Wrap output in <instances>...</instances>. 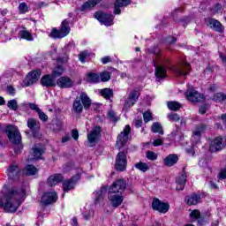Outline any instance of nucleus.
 <instances>
[{
    "instance_id": "obj_5",
    "label": "nucleus",
    "mask_w": 226,
    "mask_h": 226,
    "mask_svg": "<svg viewBox=\"0 0 226 226\" xmlns=\"http://www.w3.org/2000/svg\"><path fill=\"white\" fill-rule=\"evenodd\" d=\"M89 107H91V98L86 92H82L79 98L77 97L72 104V109L76 114H80L84 109L87 110Z\"/></svg>"
},
{
    "instance_id": "obj_6",
    "label": "nucleus",
    "mask_w": 226,
    "mask_h": 226,
    "mask_svg": "<svg viewBox=\"0 0 226 226\" xmlns=\"http://www.w3.org/2000/svg\"><path fill=\"white\" fill-rule=\"evenodd\" d=\"M68 34H70V21H68V19H64L62 21L60 29H52L49 34V37L57 40V38H64V36H68Z\"/></svg>"
},
{
    "instance_id": "obj_18",
    "label": "nucleus",
    "mask_w": 226,
    "mask_h": 226,
    "mask_svg": "<svg viewBox=\"0 0 226 226\" xmlns=\"http://www.w3.org/2000/svg\"><path fill=\"white\" fill-rule=\"evenodd\" d=\"M185 98L192 103L202 102L204 95L197 92L195 89H189L185 92Z\"/></svg>"
},
{
    "instance_id": "obj_52",
    "label": "nucleus",
    "mask_w": 226,
    "mask_h": 226,
    "mask_svg": "<svg viewBox=\"0 0 226 226\" xmlns=\"http://www.w3.org/2000/svg\"><path fill=\"white\" fill-rule=\"evenodd\" d=\"M212 15H216V13H220L222 11V5L220 4H216L211 10Z\"/></svg>"
},
{
    "instance_id": "obj_60",
    "label": "nucleus",
    "mask_w": 226,
    "mask_h": 226,
    "mask_svg": "<svg viewBox=\"0 0 226 226\" xmlns=\"http://www.w3.org/2000/svg\"><path fill=\"white\" fill-rule=\"evenodd\" d=\"M57 64H60V63H67L68 62V57L64 56V57H58L56 60Z\"/></svg>"
},
{
    "instance_id": "obj_25",
    "label": "nucleus",
    "mask_w": 226,
    "mask_h": 226,
    "mask_svg": "<svg viewBox=\"0 0 226 226\" xmlns=\"http://www.w3.org/2000/svg\"><path fill=\"white\" fill-rule=\"evenodd\" d=\"M100 3H102V0H88L80 6L79 10L80 11H89L94 9L96 4H100Z\"/></svg>"
},
{
    "instance_id": "obj_57",
    "label": "nucleus",
    "mask_w": 226,
    "mask_h": 226,
    "mask_svg": "<svg viewBox=\"0 0 226 226\" xmlns=\"http://www.w3.org/2000/svg\"><path fill=\"white\" fill-rule=\"evenodd\" d=\"M72 137L74 139V140H79V131L72 130Z\"/></svg>"
},
{
    "instance_id": "obj_3",
    "label": "nucleus",
    "mask_w": 226,
    "mask_h": 226,
    "mask_svg": "<svg viewBox=\"0 0 226 226\" xmlns=\"http://www.w3.org/2000/svg\"><path fill=\"white\" fill-rule=\"evenodd\" d=\"M207 129V126L204 124H200L194 127L192 137H191V142L192 143V147L186 149V153L191 156H193L195 154V151L197 150V145L200 144V139H202V135L206 133Z\"/></svg>"
},
{
    "instance_id": "obj_21",
    "label": "nucleus",
    "mask_w": 226,
    "mask_h": 226,
    "mask_svg": "<svg viewBox=\"0 0 226 226\" xmlns=\"http://www.w3.org/2000/svg\"><path fill=\"white\" fill-rule=\"evenodd\" d=\"M57 201V193L56 192H45L41 200V204L44 206H49V204H54Z\"/></svg>"
},
{
    "instance_id": "obj_41",
    "label": "nucleus",
    "mask_w": 226,
    "mask_h": 226,
    "mask_svg": "<svg viewBox=\"0 0 226 226\" xmlns=\"http://www.w3.org/2000/svg\"><path fill=\"white\" fill-rule=\"evenodd\" d=\"M168 105V109H170V110H179V109H181V104L177 102H168L167 103Z\"/></svg>"
},
{
    "instance_id": "obj_19",
    "label": "nucleus",
    "mask_w": 226,
    "mask_h": 226,
    "mask_svg": "<svg viewBox=\"0 0 226 226\" xmlns=\"http://www.w3.org/2000/svg\"><path fill=\"white\" fill-rule=\"evenodd\" d=\"M205 24H207V26H208V27H210L214 31H216V33H223V31H225V28L223 27L222 23L213 18H207L205 19Z\"/></svg>"
},
{
    "instance_id": "obj_16",
    "label": "nucleus",
    "mask_w": 226,
    "mask_h": 226,
    "mask_svg": "<svg viewBox=\"0 0 226 226\" xmlns=\"http://www.w3.org/2000/svg\"><path fill=\"white\" fill-rule=\"evenodd\" d=\"M172 70L179 77H186L190 73V64L186 61H182L179 65L174 67Z\"/></svg>"
},
{
    "instance_id": "obj_44",
    "label": "nucleus",
    "mask_w": 226,
    "mask_h": 226,
    "mask_svg": "<svg viewBox=\"0 0 226 226\" xmlns=\"http://www.w3.org/2000/svg\"><path fill=\"white\" fill-rule=\"evenodd\" d=\"M93 216H94V210L92 208H89L83 213V218L85 220H91Z\"/></svg>"
},
{
    "instance_id": "obj_23",
    "label": "nucleus",
    "mask_w": 226,
    "mask_h": 226,
    "mask_svg": "<svg viewBox=\"0 0 226 226\" xmlns=\"http://www.w3.org/2000/svg\"><path fill=\"white\" fill-rule=\"evenodd\" d=\"M56 86L63 89H68L70 87H73V80L66 76H63L56 80Z\"/></svg>"
},
{
    "instance_id": "obj_2",
    "label": "nucleus",
    "mask_w": 226,
    "mask_h": 226,
    "mask_svg": "<svg viewBox=\"0 0 226 226\" xmlns=\"http://www.w3.org/2000/svg\"><path fill=\"white\" fill-rule=\"evenodd\" d=\"M154 56H155V59H154L153 64L155 68V77L157 79H165L167 77V69L165 67V63H167V59L162 56V50L158 46L154 47L152 50Z\"/></svg>"
},
{
    "instance_id": "obj_9",
    "label": "nucleus",
    "mask_w": 226,
    "mask_h": 226,
    "mask_svg": "<svg viewBox=\"0 0 226 226\" xmlns=\"http://www.w3.org/2000/svg\"><path fill=\"white\" fill-rule=\"evenodd\" d=\"M126 190V180L117 179L109 188V193H117L123 195V192Z\"/></svg>"
},
{
    "instance_id": "obj_42",
    "label": "nucleus",
    "mask_w": 226,
    "mask_h": 226,
    "mask_svg": "<svg viewBox=\"0 0 226 226\" xmlns=\"http://www.w3.org/2000/svg\"><path fill=\"white\" fill-rule=\"evenodd\" d=\"M64 72V69L63 68V65H58L56 68H55L52 72V76L54 78L56 77H61L63 75V72Z\"/></svg>"
},
{
    "instance_id": "obj_62",
    "label": "nucleus",
    "mask_w": 226,
    "mask_h": 226,
    "mask_svg": "<svg viewBox=\"0 0 226 226\" xmlns=\"http://www.w3.org/2000/svg\"><path fill=\"white\" fill-rule=\"evenodd\" d=\"M199 165L200 167H206L207 165V161L201 159L199 161Z\"/></svg>"
},
{
    "instance_id": "obj_27",
    "label": "nucleus",
    "mask_w": 226,
    "mask_h": 226,
    "mask_svg": "<svg viewBox=\"0 0 226 226\" xmlns=\"http://www.w3.org/2000/svg\"><path fill=\"white\" fill-rule=\"evenodd\" d=\"M33 157L30 160H41V155L45 153V148L41 146L35 145L33 148Z\"/></svg>"
},
{
    "instance_id": "obj_20",
    "label": "nucleus",
    "mask_w": 226,
    "mask_h": 226,
    "mask_svg": "<svg viewBox=\"0 0 226 226\" xmlns=\"http://www.w3.org/2000/svg\"><path fill=\"white\" fill-rule=\"evenodd\" d=\"M109 200L113 207H119L124 200L123 194H117L116 192H108Z\"/></svg>"
},
{
    "instance_id": "obj_1",
    "label": "nucleus",
    "mask_w": 226,
    "mask_h": 226,
    "mask_svg": "<svg viewBox=\"0 0 226 226\" xmlns=\"http://www.w3.org/2000/svg\"><path fill=\"white\" fill-rule=\"evenodd\" d=\"M0 207H4L6 213H15L24 200H26V185L18 190H9L4 185L1 192Z\"/></svg>"
},
{
    "instance_id": "obj_50",
    "label": "nucleus",
    "mask_w": 226,
    "mask_h": 226,
    "mask_svg": "<svg viewBox=\"0 0 226 226\" xmlns=\"http://www.w3.org/2000/svg\"><path fill=\"white\" fill-rule=\"evenodd\" d=\"M226 95L222 93H217L214 95L213 100L214 102H223L225 100Z\"/></svg>"
},
{
    "instance_id": "obj_47",
    "label": "nucleus",
    "mask_w": 226,
    "mask_h": 226,
    "mask_svg": "<svg viewBox=\"0 0 226 226\" xmlns=\"http://www.w3.org/2000/svg\"><path fill=\"white\" fill-rule=\"evenodd\" d=\"M19 13H27V11H29V7L27 6V4H26L25 2L19 4Z\"/></svg>"
},
{
    "instance_id": "obj_53",
    "label": "nucleus",
    "mask_w": 226,
    "mask_h": 226,
    "mask_svg": "<svg viewBox=\"0 0 226 226\" xmlns=\"http://www.w3.org/2000/svg\"><path fill=\"white\" fill-rule=\"evenodd\" d=\"M168 117L170 121H173L174 123H177V121H179L180 119L179 115H177V113H170L168 115Z\"/></svg>"
},
{
    "instance_id": "obj_31",
    "label": "nucleus",
    "mask_w": 226,
    "mask_h": 226,
    "mask_svg": "<svg viewBox=\"0 0 226 226\" xmlns=\"http://www.w3.org/2000/svg\"><path fill=\"white\" fill-rule=\"evenodd\" d=\"M19 38H21V40H26L27 41H33V40H34L33 34H31V32H29L26 27H23L19 32Z\"/></svg>"
},
{
    "instance_id": "obj_7",
    "label": "nucleus",
    "mask_w": 226,
    "mask_h": 226,
    "mask_svg": "<svg viewBox=\"0 0 226 226\" xmlns=\"http://www.w3.org/2000/svg\"><path fill=\"white\" fill-rule=\"evenodd\" d=\"M8 177L9 179H11V181H23L24 180V172L23 170H20V168L19 167V165H17L15 162H12L8 170Z\"/></svg>"
},
{
    "instance_id": "obj_26",
    "label": "nucleus",
    "mask_w": 226,
    "mask_h": 226,
    "mask_svg": "<svg viewBox=\"0 0 226 226\" xmlns=\"http://www.w3.org/2000/svg\"><path fill=\"white\" fill-rule=\"evenodd\" d=\"M178 160H179V157L177 156V154H170L164 158L163 164L166 167H174V165L177 163Z\"/></svg>"
},
{
    "instance_id": "obj_24",
    "label": "nucleus",
    "mask_w": 226,
    "mask_h": 226,
    "mask_svg": "<svg viewBox=\"0 0 226 226\" xmlns=\"http://www.w3.org/2000/svg\"><path fill=\"white\" fill-rule=\"evenodd\" d=\"M41 84L44 87H55L56 83L53 75L47 74L41 79Z\"/></svg>"
},
{
    "instance_id": "obj_46",
    "label": "nucleus",
    "mask_w": 226,
    "mask_h": 226,
    "mask_svg": "<svg viewBox=\"0 0 226 226\" xmlns=\"http://www.w3.org/2000/svg\"><path fill=\"white\" fill-rule=\"evenodd\" d=\"M146 156L147 160H150L151 162H154L155 160H158V154L153 152V151H147L146 153Z\"/></svg>"
},
{
    "instance_id": "obj_59",
    "label": "nucleus",
    "mask_w": 226,
    "mask_h": 226,
    "mask_svg": "<svg viewBox=\"0 0 226 226\" xmlns=\"http://www.w3.org/2000/svg\"><path fill=\"white\" fill-rule=\"evenodd\" d=\"M199 111L200 114H206V112L207 111V106H200Z\"/></svg>"
},
{
    "instance_id": "obj_22",
    "label": "nucleus",
    "mask_w": 226,
    "mask_h": 226,
    "mask_svg": "<svg viewBox=\"0 0 226 226\" xmlns=\"http://www.w3.org/2000/svg\"><path fill=\"white\" fill-rule=\"evenodd\" d=\"M79 179H80V174H78L72 177L71 179L64 181L63 184L64 192H70V190H73Z\"/></svg>"
},
{
    "instance_id": "obj_63",
    "label": "nucleus",
    "mask_w": 226,
    "mask_h": 226,
    "mask_svg": "<svg viewBox=\"0 0 226 226\" xmlns=\"http://www.w3.org/2000/svg\"><path fill=\"white\" fill-rule=\"evenodd\" d=\"M7 93L9 94H15V88H13V87H7Z\"/></svg>"
},
{
    "instance_id": "obj_48",
    "label": "nucleus",
    "mask_w": 226,
    "mask_h": 226,
    "mask_svg": "<svg viewBox=\"0 0 226 226\" xmlns=\"http://www.w3.org/2000/svg\"><path fill=\"white\" fill-rule=\"evenodd\" d=\"M190 218L192 222H195V220H199V218H200V211L197 209L192 210L190 214Z\"/></svg>"
},
{
    "instance_id": "obj_56",
    "label": "nucleus",
    "mask_w": 226,
    "mask_h": 226,
    "mask_svg": "<svg viewBox=\"0 0 226 226\" xmlns=\"http://www.w3.org/2000/svg\"><path fill=\"white\" fill-rule=\"evenodd\" d=\"M108 115H109V119H111V121H113V123H117V117L116 116V112H114V111H109V113H108Z\"/></svg>"
},
{
    "instance_id": "obj_51",
    "label": "nucleus",
    "mask_w": 226,
    "mask_h": 226,
    "mask_svg": "<svg viewBox=\"0 0 226 226\" xmlns=\"http://www.w3.org/2000/svg\"><path fill=\"white\" fill-rule=\"evenodd\" d=\"M37 114H38L41 121H43L44 123L49 121V116H47V114H45V112L41 111V109H38Z\"/></svg>"
},
{
    "instance_id": "obj_54",
    "label": "nucleus",
    "mask_w": 226,
    "mask_h": 226,
    "mask_svg": "<svg viewBox=\"0 0 226 226\" xmlns=\"http://www.w3.org/2000/svg\"><path fill=\"white\" fill-rule=\"evenodd\" d=\"M163 142H164V139L161 138V139H154L152 144H153L154 147H158V146H163Z\"/></svg>"
},
{
    "instance_id": "obj_12",
    "label": "nucleus",
    "mask_w": 226,
    "mask_h": 226,
    "mask_svg": "<svg viewBox=\"0 0 226 226\" xmlns=\"http://www.w3.org/2000/svg\"><path fill=\"white\" fill-rule=\"evenodd\" d=\"M41 75V72L40 70L33 71L32 72L28 73L25 80L22 82L23 87H28V86H32V84L38 82Z\"/></svg>"
},
{
    "instance_id": "obj_55",
    "label": "nucleus",
    "mask_w": 226,
    "mask_h": 226,
    "mask_svg": "<svg viewBox=\"0 0 226 226\" xmlns=\"http://www.w3.org/2000/svg\"><path fill=\"white\" fill-rule=\"evenodd\" d=\"M87 57V51H82L79 55V59L82 63H86V58Z\"/></svg>"
},
{
    "instance_id": "obj_39",
    "label": "nucleus",
    "mask_w": 226,
    "mask_h": 226,
    "mask_svg": "<svg viewBox=\"0 0 226 226\" xmlns=\"http://www.w3.org/2000/svg\"><path fill=\"white\" fill-rule=\"evenodd\" d=\"M101 96L105 98V100H110L114 96V92L110 88H104L100 91Z\"/></svg>"
},
{
    "instance_id": "obj_10",
    "label": "nucleus",
    "mask_w": 226,
    "mask_h": 226,
    "mask_svg": "<svg viewBox=\"0 0 226 226\" xmlns=\"http://www.w3.org/2000/svg\"><path fill=\"white\" fill-rule=\"evenodd\" d=\"M102 137V127L99 125L94 126L90 132L87 133V140L90 146H94Z\"/></svg>"
},
{
    "instance_id": "obj_45",
    "label": "nucleus",
    "mask_w": 226,
    "mask_h": 226,
    "mask_svg": "<svg viewBox=\"0 0 226 226\" xmlns=\"http://www.w3.org/2000/svg\"><path fill=\"white\" fill-rule=\"evenodd\" d=\"M7 107L11 110H18L19 109V104L17 103V100L12 99L7 102Z\"/></svg>"
},
{
    "instance_id": "obj_8",
    "label": "nucleus",
    "mask_w": 226,
    "mask_h": 226,
    "mask_svg": "<svg viewBox=\"0 0 226 226\" xmlns=\"http://www.w3.org/2000/svg\"><path fill=\"white\" fill-rule=\"evenodd\" d=\"M94 18L103 26H109L114 25V15L112 14H107L102 11H98L94 13Z\"/></svg>"
},
{
    "instance_id": "obj_32",
    "label": "nucleus",
    "mask_w": 226,
    "mask_h": 226,
    "mask_svg": "<svg viewBox=\"0 0 226 226\" xmlns=\"http://www.w3.org/2000/svg\"><path fill=\"white\" fill-rule=\"evenodd\" d=\"M177 187L176 190L177 192H181V190H185V185H186V175L182 174L178 176L176 179Z\"/></svg>"
},
{
    "instance_id": "obj_30",
    "label": "nucleus",
    "mask_w": 226,
    "mask_h": 226,
    "mask_svg": "<svg viewBox=\"0 0 226 226\" xmlns=\"http://www.w3.org/2000/svg\"><path fill=\"white\" fill-rule=\"evenodd\" d=\"M61 181H63V175L55 174L48 178L47 185H49V186H56V185H59Z\"/></svg>"
},
{
    "instance_id": "obj_11",
    "label": "nucleus",
    "mask_w": 226,
    "mask_h": 226,
    "mask_svg": "<svg viewBox=\"0 0 226 226\" xmlns=\"http://www.w3.org/2000/svg\"><path fill=\"white\" fill-rule=\"evenodd\" d=\"M152 209H154V211H158L159 213H162V215H165V213H169V209H170V205H169V203L162 202L158 198H154L152 201Z\"/></svg>"
},
{
    "instance_id": "obj_33",
    "label": "nucleus",
    "mask_w": 226,
    "mask_h": 226,
    "mask_svg": "<svg viewBox=\"0 0 226 226\" xmlns=\"http://www.w3.org/2000/svg\"><path fill=\"white\" fill-rule=\"evenodd\" d=\"M188 206H197L200 202V195L192 194L186 198Z\"/></svg>"
},
{
    "instance_id": "obj_29",
    "label": "nucleus",
    "mask_w": 226,
    "mask_h": 226,
    "mask_svg": "<svg viewBox=\"0 0 226 226\" xmlns=\"http://www.w3.org/2000/svg\"><path fill=\"white\" fill-rule=\"evenodd\" d=\"M107 195V188L102 187L99 191H95L93 193L94 199L95 200V204H98L99 202H102L103 200V197Z\"/></svg>"
},
{
    "instance_id": "obj_28",
    "label": "nucleus",
    "mask_w": 226,
    "mask_h": 226,
    "mask_svg": "<svg viewBox=\"0 0 226 226\" xmlns=\"http://www.w3.org/2000/svg\"><path fill=\"white\" fill-rule=\"evenodd\" d=\"M132 3V0H117L115 2V15H119L121 13V9L124 6H128Z\"/></svg>"
},
{
    "instance_id": "obj_37",
    "label": "nucleus",
    "mask_w": 226,
    "mask_h": 226,
    "mask_svg": "<svg viewBox=\"0 0 226 226\" xmlns=\"http://www.w3.org/2000/svg\"><path fill=\"white\" fill-rule=\"evenodd\" d=\"M135 169L140 170V172H147L149 170V164L144 162H139L134 164Z\"/></svg>"
},
{
    "instance_id": "obj_17",
    "label": "nucleus",
    "mask_w": 226,
    "mask_h": 226,
    "mask_svg": "<svg viewBox=\"0 0 226 226\" xmlns=\"http://www.w3.org/2000/svg\"><path fill=\"white\" fill-rule=\"evenodd\" d=\"M126 154L124 152H119L117 155L115 169L123 172V170H126Z\"/></svg>"
},
{
    "instance_id": "obj_35",
    "label": "nucleus",
    "mask_w": 226,
    "mask_h": 226,
    "mask_svg": "<svg viewBox=\"0 0 226 226\" xmlns=\"http://www.w3.org/2000/svg\"><path fill=\"white\" fill-rule=\"evenodd\" d=\"M38 173V169L33 165H26L23 170V176H34Z\"/></svg>"
},
{
    "instance_id": "obj_40",
    "label": "nucleus",
    "mask_w": 226,
    "mask_h": 226,
    "mask_svg": "<svg viewBox=\"0 0 226 226\" xmlns=\"http://www.w3.org/2000/svg\"><path fill=\"white\" fill-rule=\"evenodd\" d=\"M110 72L109 71H103L100 73V82H109L110 80Z\"/></svg>"
},
{
    "instance_id": "obj_49",
    "label": "nucleus",
    "mask_w": 226,
    "mask_h": 226,
    "mask_svg": "<svg viewBox=\"0 0 226 226\" xmlns=\"http://www.w3.org/2000/svg\"><path fill=\"white\" fill-rule=\"evenodd\" d=\"M143 119L145 123H149V121H153V113L148 110L143 113Z\"/></svg>"
},
{
    "instance_id": "obj_61",
    "label": "nucleus",
    "mask_w": 226,
    "mask_h": 226,
    "mask_svg": "<svg viewBox=\"0 0 226 226\" xmlns=\"http://www.w3.org/2000/svg\"><path fill=\"white\" fill-rule=\"evenodd\" d=\"M134 124L136 128H140L143 124L142 120H139V119L135 120Z\"/></svg>"
},
{
    "instance_id": "obj_13",
    "label": "nucleus",
    "mask_w": 226,
    "mask_h": 226,
    "mask_svg": "<svg viewBox=\"0 0 226 226\" xmlns=\"http://www.w3.org/2000/svg\"><path fill=\"white\" fill-rule=\"evenodd\" d=\"M139 96H140V92H139V90L137 89L132 90L129 94L128 100H126L125 102L124 103L123 110H130V109H132V106L134 103H137Z\"/></svg>"
},
{
    "instance_id": "obj_15",
    "label": "nucleus",
    "mask_w": 226,
    "mask_h": 226,
    "mask_svg": "<svg viewBox=\"0 0 226 226\" xmlns=\"http://www.w3.org/2000/svg\"><path fill=\"white\" fill-rule=\"evenodd\" d=\"M132 132V127L130 125H125L124 131L118 135L117 139V147H123L128 142V135Z\"/></svg>"
},
{
    "instance_id": "obj_38",
    "label": "nucleus",
    "mask_w": 226,
    "mask_h": 226,
    "mask_svg": "<svg viewBox=\"0 0 226 226\" xmlns=\"http://www.w3.org/2000/svg\"><path fill=\"white\" fill-rule=\"evenodd\" d=\"M151 130L154 133H159V135H163V127L162 124L155 122L152 124Z\"/></svg>"
},
{
    "instance_id": "obj_36",
    "label": "nucleus",
    "mask_w": 226,
    "mask_h": 226,
    "mask_svg": "<svg viewBox=\"0 0 226 226\" xmlns=\"http://www.w3.org/2000/svg\"><path fill=\"white\" fill-rule=\"evenodd\" d=\"M87 82H92L94 84H97L100 82V75L94 72H89L87 74Z\"/></svg>"
},
{
    "instance_id": "obj_58",
    "label": "nucleus",
    "mask_w": 226,
    "mask_h": 226,
    "mask_svg": "<svg viewBox=\"0 0 226 226\" xmlns=\"http://www.w3.org/2000/svg\"><path fill=\"white\" fill-rule=\"evenodd\" d=\"M102 64H107V63H110V61H112V59L110 58V56H104L101 59Z\"/></svg>"
},
{
    "instance_id": "obj_4",
    "label": "nucleus",
    "mask_w": 226,
    "mask_h": 226,
    "mask_svg": "<svg viewBox=\"0 0 226 226\" xmlns=\"http://www.w3.org/2000/svg\"><path fill=\"white\" fill-rule=\"evenodd\" d=\"M5 133L7 134L10 142L18 146V148H14V151L15 153H19V151L22 149V145L20 144L22 142V135L20 134L19 128L15 125H8L5 128Z\"/></svg>"
},
{
    "instance_id": "obj_64",
    "label": "nucleus",
    "mask_w": 226,
    "mask_h": 226,
    "mask_svg": "<svg viewBox=\"0 0 226 226\" xmlns=\"http://www.w3.org/2000/svg\"><path fill=\"white\" fill-rule=\"evenodd\" d=\"M70 139H71V138H70V136H68V135L63 137V138H62V143L64 144V143H66V142H69Z\"/></svg>"
},
{
    "instance_id": "obj_14",
    "label": "nucleus",
    "mask_w": 226,
    "mask_h": 226,
    "mask_svg": "<svg viewBox=\"0 0 226 226\" xmlns=\"http://www.w3.org/2000/svg\"><path fill=\"white\" fill-rule=\"evenodd\" d=\"M225 146L226 138L217 137L211 141L209 149L211 153H216V151H222Z\"/></svg>"
},
{
    "instance_id": "obj_34",
    "label": "nucleus",
    "mask_w": 226,
    "mask_h": 226,
    "mask_svg": "<svg viewBox=\"0 0 226 226\" xmlns=\"http://www.w3.org/2000/svg\"><path fill=\"white\" fill-rule=\"evenodd\" d=\"M27 126L32 132H40V122L34 118H29L27 120Z\"/></svg>"
},
{
    "instance_id": "obj_43",
    "label": "nucleus",
    "mask_w": 226,
    "mask_h": 226,
    "mask_svg": "<svg viewBox=\"0 0 226 226\" xmlns=\"http://www.w3.org/2000/svg\"><path fill=\"white\" fill-rule=\"evenodd\" d=\"M27 107H29V109H31V110H36L37 113H38V110H41V109L38 108V105H36L34 103H22L20 105L21 109H27Z\"/></svg>"
}]
</instances>
